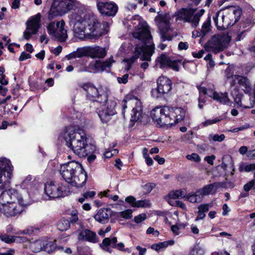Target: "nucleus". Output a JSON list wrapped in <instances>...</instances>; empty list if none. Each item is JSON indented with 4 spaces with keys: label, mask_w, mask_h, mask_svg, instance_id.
I'll use <instances>...</instances> for the list:
<instances>
[{
    "label": "nucleus",
    "mask_w": 255,
    "mask_h": 255,
    "mask_svg": "<svg viewBox=\"0 0 255 255\" xmlns=\"http://www.w3.org/2000/svg\"><path fill=\"white\" fill-rule=\"evenodd\" d=\"M230 93L236 106L238 108H243V95L240 93L239 89L235 87H231Z\"/></svg>",
    "instance_id": "nucleus-25"
},
{
    "label": "nucleus",
    "mask_w": 255,
    "mask_h": 255,
    "mask_svg": "<svg viewBox=\"0 0 255 255\" xmlns=\"http://www.w3.org/2000/svg\"><path fill=\"white\" fill-rule=\"evenodd\" d=\"M155 187V184L153 183H148L142 186L143 192L145 193H150L152 190Z\"/></svg>",
    "instance_id": "nucleus-45"
},
{
    "label": "nucleus",
    "mask_w": 255,
    "mask_h": 255,
    "mask_svg": "<svg viewBox=\"0 0 255 255\" xmlns=\"http://www.w3.org/2000/svg\"><path fill=\"white\" fill-rule=\"evenodd\" d=\"M220 121H221V119L219 118H215L214 119H212V120L209 119V120H207L206 121H205L204 122H202V125L203 127H207L209 125H211L216 124Z\"/></svg>",
    "instance_id": "nucleus-46"
},
{
    "label": "nucleus",
    "mask_w": 255,
    "mask_h": 255,
    "mask_svg": "<svg viewBox=\"0 0 255 255\" xmlns=\"http://www.w3.org/2000/svg\"><path fill=\"white\" fill-rule=\"evenodd\" d=\"M137 27L136 31L133 33V37L140 41L141 43L136 45L134 55L131 58L125 59L129 64L133 63L138 58L143 61H150L151 57L154 53V45H147L150 44L152 37L146 23H139Z\"/></svg>",
    "instance_id": "nucleus-4"
},
{
    "label": "nucleus",
    "mask_w": 255,
    "mask_h": 255,
    "mask_svg": "<svg viewBox=\"0 0 255 255\" xmlns=\"http://www.w3.org/2000/svg\"><path fill=\"white\" fill-rule=\"evenodd\" d=\"M87 92V97L90 100L102 103L107 100V94L103 93L91 83H85L82 86Z\"/></svg>",
    "instance_id": "nucleus-13"
},
{
    "label": "nucleus",
    "mask_w": 255,
    "mask_h": 255,
    "mask_svg": "<svg viewBox=\"0 0 255 255\" xmlns=\"http://www.w3.org/2000/svg\"><path fill=\"white\" fill-rule=\"evenodd\" d=\"M60 171L66 182L77 188L82 187L87 181V174L78 162L72 161L62 165Z\"/></svg>",
    "instance_id": "nucleus-6"
},
{
    "label": "nucleus",
    "mask_w": 255,
    "mask_h": 255,
    "mask_svg": "<svg viewBox=\"0 0 255 255\" xmlns=\"http://www.w3.org/2000/svg\"><path fill=\"white\" fill-rule=\"evenodd\" d=\"M97 5L100 12L107 16H114L118 11V6L114 3L98 1Z\"/></svg>",
    "instance_id": "nucleus-21"
},
{
    "label": "nucleus",
    "mask_w": 255,
    "mask_h": 255,
    "mask_svg": "<svg viewBox=\"0 0 255 255\" xmlns=\"http://www.w3.org/2000/svg\"><path fill=\"white\" fill-rule=\"evenodd\" d=\"M114 62V61L112 58H110L104 62L100 61H96L97 73L105 70L107 68H110Z\"/></svg>",
    "instance_id": "nucleus-34"
},
{
    "label": "nucleus",
    "mask_w": 255,
    "mask_h": 255,
    "mask_svg": "<svg viewBox=\"0 0 255 255\" xmlns=\"http://www.w3.org/2000/svg\"><path fill=\"white\" fill-rule=\"evenodd\" d=\"M117 242V238L116 237H113L112 238H105L102 243L101 244V247L106 251L111 253L112 251L109 248L110 245L113 248V245H115Z\"/></svg>",
    "instance_id": "nucleus-32"
},
{
    "label": "nucleus",
    "mask_w": 255,
    "mask_h": 255,
    "mask_svg": "<svg viewBox=\"0 0 255 255\" xmlns=\"http://www.w3.org/2000/svg\"><path fill=\"white\" fill-rule=\"evenodd\" d=\"M175 242L173 240L167 241H164L158 244H154L151 245V249L156 251L157 252L162 251L169 246H172L174 244Z\"/></svg>",
    "instance_id": "nucleus-30"
},
{
    "label": "nucleus",
    "mask_w": 255,
    "mask_h": 255,
    "mask_svg": "<svg viewBox=\"0 0 255 255\" xmlns=\"http://www.w3.org/2000/svg\"><path fill=\"white\" fill-rule=\"evenodd\" d=\"M14 242L16 243H25L27 241V239L25 237L20 235L13 236Z\"/></svg>",
    "instance_id": "nucleus-51"
},
{
    "label": "nucleus",
    "mask_w": 255,
    "mask_h": 255,
    "mask_svg": "<svg viewBox=\"0 0 255 255\" xmlns=\"http://www.w3.org/2000/svg\"><path fill=\"white\" fill-rule=\"evenodd\" d=\"M44 191L49 199L56 198L65 196L66 187L58 182H47L45 184Z\"/></svg>",
    "instance_id": "nucleus-12"
},
{
    "label": "nucleus",
    "mask_w": 255,
    "mask_h": 255,
    "mask_svg": "<svg viewBox=\"0 0 255 255\" xmlns=\"http://www.w3.org/2000/svg\"><path fill=\"white\" fill-rule=\"evenodd\" d=\"M12 166L5 158L0 159V213L6 217L20 215L27 205L21 195L14 189H8L12 177Z\"/></svg>",
    "instance_id": "nucleus-1"
},
{
    "label": "nucleus",
    "mask_w": 255,
    "mask_h": 255,
    "mask_svg": "<svg viewBox=\"0 0 255 255\" xmlns=\"http://www.w3.org/2000/svg\"><path fill=\"white\" fill-rule=\"evenodd\" d=\"M88 71L91 73H97V67L96 61L91 62L88 69L85 68L84 70H79L78 72Z\"/></svg>",
    "instance_id": "nucleus-39"
},
{
    "label": "nucleus",
    "mask_w": 255,
    "mask_h": 255,
    "mask_svg": "<svg viewBox=\"0 0 255 255\" xmlns=\"http://www.w3.org/2000/svg\"><path fill=\"white\" fill-rule=\"evenodd\" d=\"M219 187V183L215 182L212 184L206 185L203 188L198 190V192L200 193L202 198L204 196L208 195L209 194H214Z\"/></svg>",
    "instance_id": "nucleus-24"
},
{
    "label": "nucleus",
    "mask_w": 255,
    "mask_h": 255,
    "mask_svg": "<svg viewBox=\"0 0 255 255\" xmlns=\"http://www.w3.org/2000/svg\"><path fill=\"white\" fill-rule=\"evenodd\" d=\"M105 102V104L101 106L98 115L103 123H107L110 120L111 117L116 114L117 102L115 100H108V98Z\"/></svg>",
    "instance_id": "nucleus-14"
},
{
    "label": "nucleus",
    "mask_w": 255,
    "mask_h": 255,
    "mask_svg": "<svg viewBox=\"0 0 255 255\" xmlns=\"http://www.w3.org/2000/svg\"><path fill=\"white\" fill-rule=\"evenodd\" d=\"M128 75L125 74L122 77H118L117 81L120 84H126L128 81Z\"/></svg>",
    "instance_id": "nucleus-53"
},
{
    "label": "nucleus",
    "mask_w": 255,
    "mask_h": 255,
    "mask_svg": "<svg viewBox=\"0 0 255 255\" xmlns=\"http://www.w3.org/2000/svg\"><path fill=\"white\" fill-rule=\"evenodd\" d=\"M216 157L214 155H212L211 156H206L204 158V160L207 162L210 165L214 164V160L215 159Z\"/></svg>",
    "instance_id": "nucleus-58"
},
{
    "label": "nucleus",
    "mask_w": 255,
    "mask_h": 255,
    "mask_svg": "<svg viewBox=\"0 0 255 255\" xmlns=\"http://www.w3.org/2000/svg\"><path fill=\"white\" fill-rule=\"evenodd\" d=\"M79 241H88L92 243H96L99 242L98 237L96 233L89 229H84L81 231L78 236Z\"/></svg>",
    "instance_id": "nucleus-22"
},
{
    "label": "nucleus",
    "mask_w": 255,
    "mask_h": 255,
    "mask_svg": "<svg viewBox=\"0 0 255 255\" xmlns=\"http://www.w3.org/2000/svg\"><path fill=\"white\" fill-rule=\"evenodd\" d=\"M84 56H87L86 46L77 48L76 51L67 55L66 58L68 60H70L77 58H81Z\"/></svg>",
    "instance_id": "nucleus-28"
},
{
    "label": "nucleus",
    "mask_w": 255,
    "mask_h": 255,
    "mask_svg": "<svg viewBox=\"0 0 255 255\" xmlns=\"http://www.w3.org/2000/svg\"><path fill=\"white\" fill-rule=\"evenodd\" d=\"M246 32V30H243L240 32H239L237 35V37L236 38V40L240 41L242 39H243V38L245 36Z\"/></svg>",
    "instance_id": "nucleus-61"
},
{
    "label": "nucleus",
    "mask_w": 255,
    "mask_h": 255,
    "mask_svg": "<svg viewBox=\"0 0 255 255\" xmlns=\"http://www.w3.org/2000/svg\"><path fill=\"white\" fill-rule=\"evenodd\" d=\"M204 250L198 246H195L190 252V255H203Z\"/></svg>",
    "instance_id": "nucleus-43"
},
{
    "label": "nucleus",
    "mask_w": 255,
    "mask_h": 255,
    "mask_svg": "<svg viewBox=\"0 0 255 255\" xmlns=\"http://www.w3.org/2000/svg\"><path fill=\"white\" fill-rule=\"evenodd\" d=\"M231 39L227 33L215 34L205 44L204 48L207 51L217 53L228 47Z\"/></svg>",
    "instance_id": "nucleus-9"
},
{
    "label": "nucleus",
    "mask_w": 255,
    "mask_h": 255,
    "mask_svg": "<svg viewBox=\"0 0 255 255\" xmlns=\"http://www.w3.org/2000/svg\"><path fill=\"white\" fill-rule=\"evenodd\" d=\"M37 182L31 175H28L21 184V187L27 190L37 188Z\"/></svg>",
    "instance_id": "nucleus-26"
},
{
    "label": "nucleus",
    "mask_w": 255,
    "mask_h": 255,
    "mask_svg": "<svg viewBox=\"0 0 255 255\" xmlns=\"http://www.w3.org/2000/svg\"><path fill=\"white\" fill-rule=\"evenodd\" d=\"M65 21L61 20L57 21L50 22L47 26L48 32L53 38L64 42L67 38V30L64 29Z\"/></svg>",
    "instance_id": "nucleus-11"
},
{
    "label": "nucleus",
    "mask_w": 255,
    "mask_h": 255,
    "mask_svg": "<svg viewBox=\"0 0 255 255\" xmlns=\"http://www.w3.org/2000/svg\"><path fill=\"white\" fill-rule=\"evenodd\" d=\"M150 204L148 201L146 200L136 201L135 204L133 205V207H147Z\"/></svg>",
    "instance_id": "nucleus-42"
},
{
    "label": "nucleus",
    "mask_w": 255,
    "mask_h": 255,
    "mask_svg": "<svg viewBox=\"0 0 255 255\" xmlns=\"http://www.w3.org/2000/svg\"><path fill=\"white\" fill-rule=\"evenodd\" d=\"M0 240L7 244L14 243L13 236H8L6 234H0Z\"/></svg>",
    "instance_id": "nucleus-41"
},
{
    "label": "nucleus",
    "mask_w": 255,
    "mask_h": 255,
    "mask_svg": "<svg viewBox=\"0 0 255 255\" xmlns=\"http://www.w3.org/2000/svg\"><path fill=\"white\" fill-rule=\"evenodd\" d=\"M87 56L92 58H103L107 54L106 49L98 46H86Z\"/></svg>",
    "instance_id": "nucleus-23"
},
{
    "label": "nucleus",
    "mask_w": 255,
    "mask_h": 255,
    "mask_svg": "<svg viewBox=\"0 0 255 255\" xmlns=\"http://www.w3.org/2000/svg\"><path fill=\"white\" fill-rule=\"evenodd\" d=\"M94 219L100 223H107L109 220L108 210L105 209H100L95 215Z\"/></svg>",
    "instance_id": "nucleus-29"
},
{
    "label": "nucleus",
    "mask_w": 255,
    "mask_h": 255,
    "mask_svg": "<svg viewBox=\"0 0 255 255\" xmlns=\"http://www.w3.org/2000/svg\"><path fill=\"white\" fill-rule=\"evenodd\" d=\"M58 139L64 140L66 145L80 157L88 156L87 159L89 162L96 159L94 154L96 146L90 142L85 131L78 126L65 127L60 132Z\"/></svg>",
    "instance_id": "nucleus-2"
},
{
    "label": "nucleus",
    "mask_w": 255,
    "mask_h": 255,
    "mask_svg": "<svg viewBox=\"0 0 255 255\" xmlns=\"http://www.w3.org/2000/svg\"><path fill=\"white\" fill-rule=\"evenodd\" d=\"M131 96L128 95L125 97L123 104L124 110L131 105L132 108L131 113V121L139 122L145 124L148 122V116L142 112V106L141 102L136 97L131 98Z\"/></svg>",
    "instance_id": "nucleus-8"
},
{
    "label": "nucleus",
    "mask_w": 255,
    "mask_h": 255,
    "mask_svg": "<svg viewBox=\"0 0 255 255\" xmlns=\"http://www.w3.org/2000/svg\"><path fill=\"white\" fill-rule=\"evenodd\" d=\"M68 17L74 36L80 39H84L86 36L91 39H97L108 31V23H100L93 15L72 13Z\"/></svg>",
    "instance_id": "nucleus-3"
},
{
    "label": "nucleus",
    "mask_w": 255,
    "mask_h": 255,
    "mask_svg": "<svg viewBox=\"0 0 255 255\" xmlns=\"http://www.w3.org/2000/svg\"><path fill=\"white\" fill-rule=\"evenodd\" d=\"M211 27V19L210 18H208L206 21L204 22L202 26L201 32L203 35H205L210 30Z\"/></svg>",
    "instance_id": "nucleus-38"
},
{
    "label": "nucleus",
    "mask_w": 255,
    "mask_h": 255,
    "mask_svg": "<svg viewBox=\"0 0 255 255\" xmlns=\"http://www.w3.org/2000/svg\"><path fill=\"white\" fill-rule=\"evenodd\" d=\"M151 117L160 127H171L183 120L185 111L181 108L167 106L156 107L151 111Z\"/></svg>",
    "instance_id": "nucleus-5"
},
{
    "label": "nucleus",
    "mask_w": 255,
    "mask_h": 255,
    "mask_svg": "<svg viewBox=\"0 0 255 255\" xmlns=\"http://www.w3.org/2000/svg\"><path fill=\"white\" fill-rule=\"evenodd\" d=\"M146 218V215L145 214H139L134 217V222L136 223H139L144 221Z\"/></svg>",
    "instance_id": "nucleus-52"
},
{
    "label": "nucleus",
    "mask_w": 255,
    "mask_h": 255,
    "mask_svg": "<svg viewBox=\"0 0 255 255\" xmlns=\"http://www.w3.org/2000/svg\"><path fill=\"white\" fill-rule=\"evenodd\" d=\"M186 158L189 160L193 161L196 162H199L201 160L199 155L195 153L187 155Z\"/></svg>",
    "instance_id": "nucleus-47"
},
{
    "label": "nucleus",
    "mask_w": 255,
    "mask_h": 255,
    "mask_svg": "<svg viewBox=\"0 0 255 255\" xmlns=\"http://www.w3.org/2000/svg\"><path fill=\"white\" fill-rule=\"evenodd\" d=\"M125 201L130 204L132 207H133V205L135 204L136 202V199L135 198L132 196H129L127 197L125 199Z\"/></svg>",
    "instance_id": "nucleus-56"
},
{
    "label": "nucleus",
    "mask_w": 255,
    "mask_h": 255,
    "mask_svg": "<svg viewBox=\"0 0 255 255\" xmlns=\"http://www.w3.org/2000/svg\"><path fill=\"white\" fill-rule=\"evenodd\" d=\"M70 226V222L67 220H61L57 224V228L61 231L67 230Z\"/></svg>",
    "instance_id": "nucleus-36"
},
{
    "label": "nucleus",
    "mask_w": 255,
    "mask_h": 255,
    "mask_svg": "<svg viewBox=\"0 0 255 255\" xmlns=\"http://www.w3.org/2000/svg\"><path fill=\"white\" fill-rule=\"evenodd\" d=\"M156 65L161 68L169 67L178 71L179 70V62L176 60H171L170 58L164 54H161L156 59Z\"/></svg>",
    "instance_id": "nucleus-20"
},
{
    "label": "nucleus",
    "mask_w": 255,
    "mask_h": 255,
    "mask_svg": "<svg viewBox=\"0 0 255 255\" xmlns=\"http://www.w3.org/2000/svg\"><path fill=\"white\" fill-rule=\"evenodd\" d=\"M136 249L139 252L138 255H145L147 250L145 248H142L139 246L136 247Z\"/></svg>",
    "instance_id": "nucleus-62"
},
{
    "label": "nucleus",
    "mask_w": 255,
    "mask_h": 255,
    "mask_svg": "<svg viewBox=\"0 0 255 255\" xmlns=\"http://www.w3.org/2000/svg\"><path fill=\"white\" fill-rule=\"evenodd\" d=\"M225 138V135L224 134H210L208 136V139L210 142H221L223 141Z\"/></svg>",
    "instance_id": "nucleus-37"
},
{
    "label": "nucleus",
    "mask_w": 255,
    "mask_h": 255,
    "mask_svg": "<svg viewBox=\"0 0 255 255\" xmlns=\"http://www.w3.org/2000/svg\"><path fill=\"white\" fill-rule=\"evenodd\" d=\"M125 245L123 243H120L119 244L116 243L115 245H113V248H117L119 250L123 251Z\"/></svg>",
    "instance_id": "nucleus-64"
},
{
    "label": "nucleus",
    "mask_w": 255,
    "mask_h": 255,
    "mask_svg": "<svg viewBox=\"0 0 255 255\" xmlns=\"http://www.w3.org/2000/svg\"><path fill=\"white\" fill-rule=\"evenodd\" d=\"M189 47V44L187 42H180L178 48L180 50H187Z\"/></svg>",
    "instance_id": "nucleus-55"
},
{
    "label": "nucleus",
    "mask_w": 255,
    "mask_h": 255,
    "mask_svg": "<svg viewBox=\"0 0 255 255\" xmlns=\"http://www.w3.org/2000/svg\"><path fill=\"white\" fill-rule=\"evenodd\" d=\"M198 90L200 94L206 95L209 97L212 98L214 100L217 101L220 103L226 105L230 103V100L229 99L227 93H218L213 89L209 88L207 89L204 87H198Z\"/></svg>",
    "instance_id": "nucleus-18"
},
{
    "label": "nucleus",
    "mask_w": 255,
    "mask_h": 255,
    "mask_svg": "<svg viewBox=\"0 0 255 255\" xmlns=\"http://www.w3.org/2000/svg\"><path fill=\"white\" fill-rule=\"evenodd\" d=\"M41 14L38 13L31 16L26 22V28L23 32V37L29 40L32 35L37 33L40 27Z\"/></svg>",
    "instance_id": "nucleus-15"
},
{
    "label": "nucleus",
    "mask_w": 255,
    "mask_h": 255,
    "mask_svg": "<svg viewBox=\"0 0 255 255\" xmlns=\"http://www.w3.org/2000/svg\"><path fill=\"white\" fill-rule=\"evenodd\" d=\"M255 183V178L246 184L244 186V189L246 192L250 191L253 187Z\"/></svg>",
    "instance_id": "nucleus-50"
},
{
    "label": "nucleus",
    "mask_w": 255,
    "mask_h": 255,
    "mask_svg": "<svg viewBox=\"0 0 255 255\" xmlns=\"http://www.w3.org/2000/svg\"><path fill=\"white\" fill-rule=\"evenodd\" d=\"M237 82L245 94L255 92V89L252 87L250 81L246 77L240 75L232 76L230 82L232 87H235L234 86Z\"/></svg>",
    "instance_id": "nucleus-19"
},
{
    "label": "nucleus",
    "mask_w": 255,
    "mask_h": 255,
    "mask_svg": "<svg viewBox=\"0 0 255 255\" xmlns=\"http://www.w3.org/2000/svg\"><path fill=\"white\" fill-rule=\"evenodd\" d=\"M210 207V205L208 204H202L198 207V210L199 211L206 213L208 211Z\"/></svg>",
    "instance_id": "nucleus-54"
},
{
    "label": "nucleus",
    "mask_w": 255,
    "mask_h": 255,
    "mask_svg": "<svg viewBox=\"0 0 255 255\" xmlns=\"http://www.w3.org/2000/svg\"><path fill=\"white\" fill-rule=\"evenodd\" d=\"M231 70V69L230 67H228L227 68V69L225 70V75L227 78V79L229 80V82L231 81V79L232 78V76H235V75H233L232 73H230Z\"/></svg>",
    "instance_id": "nucleus-59"
},
{
    "label": "nucleus",
    "mask_w": 255,
    "mask_h": 255,
    "mask_svg": "<svg viewBox=\"0 0 255 255\" xmlns=\"http://www.w3.org/2000/svg\"><path fill=\"white\" fill-rule=\"evenodd\" d=\"M241 14L240 7L230 6L222 12H217L213 16V20L218 29H226L234 25L239 20Z\"/></svg>",
    "instance_id": "nucleus-7"
},
{
    "label": "nucleus",
    "mask_w": 255,
    "mask_h": 255,
    "mask_svg": "<svg viewBox=\"0 0 255 255\" xmlns=\"http://www.w3.org/2000/svg\"><path fill=\"white\" fill-rule=\"evenodd\" d=\"M186 193L184 190H177L170 192L167 196V200L171 205L173 204L170 201L171 199H176L178 198H185Z\"/></svg>",
    "instance_id": "nucleus-31"
},
{
    "label": "nucleus",
    "mask_w": 255,
    "mask_h": 255,
    "mask_svg": "<svg viewBox=\"0 0 255 255\" xmlns=\"http://www.w3.org/2000/svg\"><path fill=\"white\" fill-rule=\"evenodd\" d=\"M132 211L130 209H128L124 211H122L119 213V214L123 218L126 219H130L132 215Z\"/></svg>",
    "instance_id": "nucleus-44"
},
{
    "label": "nucleus",
    "mask_w": 255,
    "mask_h": 255,
    "mask_svg": "<svg viewBox=\"0 0 255 255\" xmlns=\"http://www.w3.org/2000/svg\"><path fill=\"white\" fill-rule=\"evenodd\" d=\"M244 97L243 108L251 109L255 107V92L246 94Z\"/></svg>",
    "instance_id": "nucleus-27"
},
{
    "label": "nucleus",
    "mask_w": 255,
    "mask_h": 255,
    "mask_svg": "<svg viewBox=\"0 0 255 255\" xmlns=\"http://www.w3.org/2000/svg\"><path fill=\"white\" fill-rule=\"evenodd\" d=\"M96 192L94 191H88L83 194V196L86 199L92 198L95 196Z\"/></svg>",
    "instance_id": "nucleus-63"
},
{
    "label": "nucleus",
    "mask_w": 255,
    "mask_h": 255,
    "mask_svg": "<svg viewBox=\"0 0 255 255\" xmlns=\"http://www.w3.org/2000/svg\"><path fill=\"white\" fill-rule=\"evenodd\" d=\"M249 128H250L249 124H246L244 126H241L240 127L234 128L232 130V132H238L239 131L243 130Z\"/></svg>",
    "instance_id": "nucleus-60"
},
{
    "label": "nucleus",
    "mask_w": 255,
    "mask_h": 255,
    "mask_svg": "<svg viewBox=\"0 0 255 255\" xmlns=\"http://www.w3.org/2000/svg\"><path fill=\"white\" fill-rule=\"evenodd\" d=\"M76 7L73 0H54L50 8L48 18L52 20L54 16L62 15Z\"/></svg>",
    "instance_id": "nucleus-10"
},
{
    "label": "nucleus",
    "mask_w": 255,
    "mask_h": 255,
    "mask_svg": "<svg viewBox=\"0 0 255 255\" xmlns=\"http://www.w3.org/2000/svg\"><path fill=\"white\" fill-rule=\"evenodd\" d=\"M34 252H39L43 250V241L41 240L36 241L31 246Z\"/></svg>",
    "instance_id": "nucleus-40"
},
{
    "label": "nucleus",
    "mask_w": 255,
    "mask_h": 255,
    "mask_svg": "<svg viewBox=\"0 0 255 255\" xmlns=\"http://www.w3.org/2000/svg\"><path fill=\"white\" fill-rule=\"evenodd\" d=\"M157 87L151 91L153 97L158 98L164 94H167L172 89L171 82L166 77L161 76L157 80Z\"/></svg>",
    "instance_id": "nucleus-16"
},
{
    "label": "nucleus",
    "mask_w": 255,
    "mask_h": 255,
    "mask_svg": "<svg viewBox=\"0 0 255 255\" xmlns=\"http://www.w3.org/2000/svg\"><path fill=\"white\" fill-rule=\"evenodd\" d=\"M185 198L186 200L193 203L200 202L203 198L200 193L198 192V190L195 192L189 193Z\"/></svg>",
    "instance_id": "nucleus-33"
},
{
    "label": "nucleus",
    "mask_w": 255,
    "mask_h": 255,
    "mask_svg": "<svg viewBox=\"0 0 255 255\" xmlns=\"http://www.w3.org/2000/svg\"><path fill=\"white\" fill-rule=\"evenodd\" d=\"M205 10L203 9H201L199 12L195 13L194 12V18L195 20L196 21V23L198 26L199 25V23L200 20V17L204 14Z\"/></svg>",
    "instance_id": "nucleus-49"
},
{
    "label": "nucleus",
    "mask_w": 255,
    "mask_h": 255,
    "mask_svg": "<svg viewBox=\"0 0 255 255\" xmlns=\"http://www.w3.org/2000/svg\"><path fill=\"white\" fill-rule=\"evenodd\" d=\"M31 55L25 52H23L21 53L20 56H19V60L20 61H22L26 59H29Z\"/></svg>",
    "instance_id": "nucleus-57"
},
{
    "label": "nucleus",
    "mask_w": 255,
    "mask_h": 255,
    "mask_svg": "<svg viewBox=\"0 0 255 255\" xmlns=\"http://www.w3.org/2000/svg\"><path fill=\"white\" fill-rule=\"evenodd\" d=\"M55 248V244L52 241H43V251L47 253L52 252Z\"/></svg>",
    "instance_id": "nucleus-35"
},
{
    "label": "nucleus",
    "mask_w": 255,
    "mask_h": 255,
    "mask_svg": "<svg viewBox=\"0 0 255 255\" xmlns=\"http://www.w3.org/2000/svg\"><path fill=\"white\" fill-rule=\"evenodd\" d=\"M70 215L71 216L70 222L72 223H76L78 220V211L76 210H73L71 211Z\"/></svg>",
    "instance_id": "nucleus-48"
},
{
    "label": "nucleus",
    "mask_w": 255,
    "mask_h": 255,
    "mask_svg": "<svg viewBox=\"0 0 255 255\" xmlns=\"http://www.w3.org/2000/svg\"><path fill=\"white\" fill-rule=\"evenodd\" d=\"M194 10L190 8H182L176 11L173 15L176 21H182L191 24L192 27L197 26L194 18Z\"/></svg>",
    "instance_id": "nucleus-17"
}]
</instances>
